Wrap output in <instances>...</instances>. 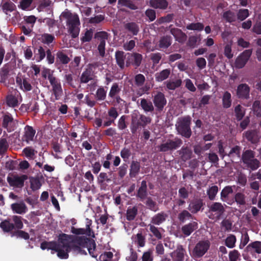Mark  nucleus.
Instances as JSON below:
<instances>
[{
  "label": "nucleus",
  "instance_id": "27",
  "mask_svg": "<svg viewBox=\"0 0 261 261\" xmlns=\"http://www.w3.org/2000/svg\"><path fill=\"white\" fill-rule=\"evenodd\" d=\"M246 249L248 252L252 254H260L261 253V242L258 241L253 242L249 244Z\"/></svg>",
  "mask_w": 261,
  "mask_h": 261
},
{
  "label": "nucleus",
  "instance_id": "35",
  "mask_svg": "<svg viewBox=\"0 0 261 261\" xmlns=\"http://www.w3.org/2000/svg\"><path fill=\"white\" fill-rule=\"evenodd\" d=\"M171 73L170 69H165L162 70L160 72H157L155 74V80L157 82H162L165 80H166Z\"/></svg>",
  "mask_w": 261,
  "mask_h": 261
},
{
  "label": "nucleus",
  "instance_id": "19",
  "mask_svg": "<svg viewBox=\"0 0 261 261\" xmlns=\"http://www.w3.org/2000/svg\"><path fill=\"white\" fill-rule=\"evenodd\" d=\"M182 142L179 139H175L174 141H169L165 143L162 144L160 146L161 151H167L173 149H176L180 146Z\"/></svg>",
  "mask_w": 261,
  "mask_h": 261
},
{
  "label": "nucleus",
  "instance_id": "24",
  "mask_svg": "<svg viewBox=\"0 0 261 261\" xmlns=\"http://www.w3.org/2000/svg\"><path fill=\"white\" fill-rule=\"evenodd\" d=\"M11 207L14 213L18 214H23L28 211V207L23 201L13 203Z\"/></svg>",
  "mask_w": 261,
  "mask_h": 261
},
{
  "label": "nucleus",
  "instance_id": "41",
  "mask_svg": "<svg viewBox=\"0 0 261 261\" xmlns=\"http://www.w3.org/2000/svg\"><path fill=\"white\" fill-rule=\"evenodd\" d=\"M167 217V214L164 213H159L152 217L151 222L155 225H160L165 221Z\"/></svg>",
  "mask_w": 261,
  "mask_h": 261
},
{
  "label": "nucleus",
  "instance_id": "43",
  "mask_svg": "<svg viewBox=\"0 0 261 261\" xmlns=\"http://www.w3.org/2000/svg\"><path fill=\"white\" fill-rule=\"evenodd\" d=\"M39 39L44 44L49 45L55 41V37L53 35L44 33L41 35V38Z\"/></svg>",
  "mask_w": 261,
  "mask_h": 261
},
{
  "label": "nucleus",
  "instance_id": "61",
  "mask_svg": "<svg viewBox=\"0 0 261 261\" xmlns=\"http://www.w3.org/2000/svg\"><path fill=\"white\" fill-rule=\"evenodd\" d=\"M1 227L5 231H10L14 228V225L8 221H5L1 223Z\"/></svg>",
  "mask_w": 261,
  "mask_h": 261
},
{
  "label": "nucleus",
  "instance_id": "32",
  "mask_svg": "<svg viewBox=\"0 0 261 261\" xmlns=\"http://www.w3.org/2000/svg\"><path fill=\"white\" fill-rule=\"evenodd\" d=\"M150 5L155 9H166L168 3L166 0H150Z\"/></svg>",
  "mask_w": 261,
  "mask_h": 261
},
{
  "label": "nucleus",
  "instance_id": "15",
  "mask_svg": "<svg viewBox=\"0 0 261 261\" xmlns=\"http://www.w3.org/2000/svg\"><path fill=\"white\" fill-rule=\"evenodd\" d=\"M27 178V176L24 175L21 176L11 175L7 177V181L11 186L21 188L23 187L24 181Z\"/></svg>",
  "mask_w": 261,
  "mask_h": 261
},
{
  "label": "nucleus",
  "instance_id": "23",
  "mask_svg": "<svg viewBox=\"0 0 261 261\" xmlns=\"http://www.w3.org/2000/svg\"><path fill=\"white\" fill-rule=\"evenodd\" d=\"M172 38L170 35H165L161 37L158 46L161 50H164L168 48L172 44Z\"/></svg>",
  "mask_w": 261,
  "mask_h": 261
},
{
  "label": "nucleus",
  "instance_id": "13",
  "mask_svg": "<svg viewBox=\"0 0 261 261\" xmlns=\"http://www.w3.org/2000/svg\"><path fill=\"white\" fill-rule=\"evenodd\" d=\"M252 53V50L251 49L245 50L242 53L236 60V67L239 69L243 68L251 56Z\"/></svg>",
  "mask_w": 261,
  "mask_h": 261
},
{
  "label": "nucleus",
  "instance_id": "53",
  "mask_svg": "<svg viewBox=\"0 0 261 261\" xmlns=\"http://www.w3.org/2000/svg\"><path fill=\"white\" fill-rule=\"evenodd\" d=\"M138 254L133 248L132 246L129 247V253L126 257V261H137Z\"/></svg>",
  "mask_w": 261,
  "mask_h": 261
},
{
  "label": "nucleus",
  "instance_id": "52",
  "mask_svg": "<svg viewBox=\"0 0 261 261\" xmlns=\"http://www.w3.org/2000/svg\"><path fill=\"white\" fill-rule=\"evenodd\" d=\"M134 79L135 85L139 87L143 86L145 81V76L141 73L136 74Z\"/></svg>",
  "mask_w": 261,
  "mask_h": 261
},
{
  "label": "nucleus",
  "instance_id": "45",
  "mask_svg": "<svg viewBox=\"0 0 261 261\" xmlns=\"http://www.w3.org/2000/svg\"><path fill=\"white\" fill-rule=\"evenodd\" d=\"M137 212L138 210L136 206H129L126 211V219L128 220H134L137 214Z\"/></svg>",
  "mask_w": 261,
  "mask_h": 261
},
{
  "label": "nucleus",
  "instance_id": "49",
  "mask_svg": "<svg viewBox=\"0 0 261 261\" xmlns=\"http://www.w3.org/2000/svg\"><path fill=\"white\" fill-rule=\"evenodd\" d=\"M140 167V166L138 162H133L130 166V176L131 177H135L139 172Z\"/></svg>",
  "mask_w": 261,
  "mask_h": 261
},
{
  "label": "nucleus",
  "instance_id": "57",
  "mask_svg": "<svg viewBox=\"0 0 261 261\" xmlns=\"http://www.w3.org/2000/svg\"><path fill=\"white\" fill-rule=\"evenodd\" d=\"M181 84V80H177L174 82H168L166 87L169 90H174L176 88L180 87Z\"/></svg>",
  "mask_w": 261,
  "mask_h": 261
},
{
  "label": "nucleus",
  "instance_id": "54",
  "mask_svg": "<svg viewBox=\"0 0 261 261\" xmlns=\"http://www.w3.org/2000/svg\"><path fill=\"white\" fill-rule=\"evenodd\" d=\"M253 111L257 117H261V103L259 100L254 101L252 105Z\"/></svg>",
  "mask_w": 261,
  "mask_h": 261
},
{
  "label": "nucleus",
  "instance_id": "2",
  "mask_svg": "<svg viewBox=\"0 0 261 261\" xmlns=\"http://www.w3.org/2000/svg\"><path fill=\"white\" fill-rule=\"evenodd\" d=\"M76 242L79 246L73 248L76 253L82 255L87 254L86 250H87L91 256L93 257L97 256L95 253L96 244L93 240L84 237H78L76 239Z\"/></svg>",
  "mask_w": 261,
  "mask_h": 261
},
{
  "label": "nucleus",
  "instance_id": "26",
  "mask_svg": "<svg viewBox=\"0 0 261 261\" xmlns=\"http://www.w3.org/2000/svg\"><path fill=\"white\" fill-rule=\"evenodd\" d=\"M93 71L92 68H86L82 73L80 77V82L81 83H87L89 81L93 80Z\"/></svg>",
  "mask_w": 261,
  "mask_h": 261
},
{
  "label": "nucleus",
  "instance_id": "1",
  "mask_svg": "<svg viewBox=\"0 0 261 261\" xmlns=\"http://www.w3.org/2000/svg\"><path fill=\"white\" fill-rule=\"evenodd\" d=\"M42 250L50 249L57 252V255L60 258H67L68 252L70 250V240L68 236L63 234L60 236L58 242H43L41 244Z\"/></svg>",
  "mask_w": 261,
  "mask_h": 261
},
{
  "label": "nucleus",
  "instance_id": "30",
  "mask_svg": "<svg viewBox=\"0 0 261 261\" xmlns=\"http://www.w3.org/2000/svg\"><path fill=\"white\" fill-rule=\"evenodd\" d=\"M233 192V189L231 186L225 187L221 192V199L223 201L227 202L229 204H231V201L228 200V196Z\"/></svg>",
  "mask_w": 261,
  "mask_h": 261
},
{
  "label": "nucleus",
  "instance_id": "47",
  "mask_svg": "<svg viewBox=\"0 0 261 261\" xmlns=\"http://www.w3.org/2000/svg\"><path fill=\"white\" fill-rule=\"evenodd\" d=\"M9 73V69L8 66L6 65H4L1 70L0 76H1V83H4L6 82L8 78V76Z\"/></svg>",
  "mask_w": 261,
  "mask_h": 261
},
{
  "label": "nucleus",
  "instance_id": "17",
  "mask_svg": "<svg viewBox=\"0 0 261 261\" xmlns=\"http://www.w3.org/2000/svg\"><path fill=\"white\" fill-rule=\"evenodd\" d=\"M250 88L247 84H241L237 89V96L240 99H248L250 97Z\"/></svg>",
  "mask_w": 261,
  "mask_h": 261
},
{
  "label": "nucleus",
  "instance_id": "10",
  "mask_svg": "<svg viewBox=\"0 0 261 261\" xmlns=\"http://www.w3.org/2000/svg\"><path fill=\"white\" fill-rule=\"evenodd\" d=\"M92 223L91 220L86 218L85 221L86 228H76L72 227L71 231L75 234H86L90 237L94 238V233L90 228Z\"/></svg>",
  "mask_w": 261,
  "mask_h": 261
},
{
  "label": "nucleus",
  "instance_id": "6",
  "mask_svg": "<svg viewBox=\"0 0 261 261\" xmlns=\"http://www.w3.org/2000/svg\"><path fill=\"white\" fill-rule=\"evenodd\" d=\"M126 56V67L132 65L137 69L141 65L143 59L141 54L138 53H127Z\"/></svg>",
  "mask_w": 261,
  "mask_h": 261
},
{
  "label": "nucleus",
  "instance_id": "22",
  "mask_svg": "<svg viewBox=\"0 0 261 261\" xmlns=\"http://www.w3.org/2000/svg\"><path fill=\"white\" fill-rule=\"evenodd\" d=\"M170 33L179 43H183L187 39V35L179 29L172 28L170 30Z\"/></svg>",
  "mask_w": 261,
  "mask_h": 261
},
{
  "label": "nucleus",
  "instance_id": "8",
  "mask_svg": "<svg viewBox=\"0 0 261 261\" xmlns=\"http://www.w3.org/2000/svg\"><path fill=\"white\" fill-rule=\"evenodd\" d=\"M224 211V207L221 203L215 202L210 206L208 216L210 219L218 220Z\"/></svg>",
  "mask_w": 261,
  "mask_h": 261
},
{
  "label": "nucleus",
  "instance_id": "62",
  "mask_svg": "<svg viewBox=\"0 0 261 261\" xmlns=\"http://www.w3.org/2000/svg\"><path fill=\"white\" fill-rule=\"evenodd\" d=\"M218 191V188L216 186H214L211 187L207 191V194L209 198L211 200H213L215 198V196L217 194Z\"/></svg>",
  "mask_w": 261,
  "mask_h": 261
},
{
  "label": "nucleus",
  "instance_id": "25",
  "mask_svg": "<svg viewBox=\"0 0 261 261\" xmlns=\"http://www.w3.org/2000/svg\"><path fill=\"white\" fill-rule=\"evenodd\" d=\"M15 5L10 0H2L0 8L4 13L7 14L8 12H11L15 9Z\"/></svg>",
  "mask_w": 261,
  "mask_h": 261
},
{
  "label": "nucleus",
  "instance_id": "4",
  "mask_svg": "<svg viewBox=\"0 0 261 261\" xmlns=\"http://www.w3.org/2000/svg\"><path fill=\"white\" fill-rule=\"evenodd\" d=\"M108 33L105 31L97 32L94 34V38L99 42L97 50L99 56L102 58H103L106 55V41L108 39Z\"/></svg>",
  "mask_w": 261,
  "mask_h": 261
},
{
  "label": "nucleus",
  "instance_id": "37",
  "mask_svg": "<svg viewBox=\"0 0 261 261\" xmlns=\"http://www.w3.org/2000/svg\"><path fill=\"white\" fill-rule=\"evenodd\" d=\"M228 155L232 162H237L240 159V148L238 146L233 147L229 151Z\"/></svg>",
  "mask_w": 261,
  "mask_h": 261
},
{
  "label": "nucleus",
  "instance_id": "46",
  "mask_svg": "<svg viewBox=\"0 0 261 261\" xmlns=\"http://www.w3.org/2000/svg\"><path fill=\"white\" fill-rule=\"evenodd\" d=\"M6 102L8 106L12 108H15L18 105V100L17 97L12 94L7 96Z\"/></svg>",
  "mask_w": 261,
  "mask_h": 261
},
{
  "label": "nucleus",
  "instance_id": "12",
  "mask_svg": "<svg viewBox=\"0 0 261 261\" xmlns=\"http://www.w3.org/2000/svg\"><path fill=\"white\" fill-rule=\"evenodd\" d=\"M19 124L23 125L21 122L14 120L11 115L6 114L4 115L2 125L7 130H14L17 128L16 125L18 126Z\"/></svg>",
  "mask_w": 261,
  "mask_h": 261
},
{
  "label": "nucleus",
  "instance_id": "40",
  "mask_svg": "<svg viewBox=\"0 0 261 261\" xmlns=\"http://www.w3.org/2000/svg\"><path fill=\"white\" fill-rule=\"evenodd\" d=\"M57 62H59L62 64H67L70 61V58L63 51H59L56 54Z\"/></svg>",
  "mask_w": 261,
  "mask_h": 261
},
{
  "label": "nucleus",
  "instance_id": "21",
  "mask_svg": "<svg viewBox=\"0 0 261 261\" xmlns=\"http://www.w3.org/2000/svg\"><path fill=\"white\" fill-rule=\"evenodd\" d=\"M126 54L123 51L117 50L115 54V58L117 65L120 69H124L126 66L125 64V60H126Z\"/></svg>",
  "mask_w": 261,
  "mask_h": 261
},
{
  "label": "nucleus",
  "instance_id": "36",
  "mask_svg": "<svg viewBox=\"0 0 261 261\" xmlns=\"http://www.w3.org/2000/svg\"><path fill=\"white\" fill-rule=\"evenodd\" d=\"M222 106L224 109L229 108L232 103L231 94L228 91H225L223 93L222 98Z\"/></svg>",
  "mask_w": 261,
  "mask_h": 261
},
{
  "label": "nucleus",
  "instance_id": "20",
  "mask_svg": "<svg viewBox=\"0 0 261 261\" xmlns=\"http://www.w3.org/2000/svg\"><path fill=\"white\" fill-rule=\"evenodd\" d=\"M125 30L133 36H137L140 32V25L138 22L130 21L124 24Z\"/></svg>",
  "mask_w": 261,
  "mask_h": 261
},
{
  "label": "nucleus",
  "instance_id": "31",
  "mask_svg": "<svg viewBox=\"0 0 261 261\" xmlns=\"http://www.w3.org/2000/svg\"><path fill=\"white\" fill-rule=\"evenodd\" d=\"M140 106L144 112L147 113H152L154 111V107L151 101L145 98L141 99Z\"/></svg>",
  "mask_w": 261,
  "mask_h": 261
},
{
  "label": "nucleus",
  "instance_id": "28",
  "mask_svg": "<svg viewBox=\"0 0 261 261\" xmlns=\"http://www.w3.org/2000/svg\"><path fill=\"white\" fill-rule=\"evenodd\" d=\"M197 227V223L196 222H192L182 226L181 230L185 236H189Z\"/></svg>",
  "mask_w": 261,
  "mask_h": 261
},
{
  "label": "nucleus",
  "instance_id": "29",
  "mask_svg": "<svg viewBox=\"0 0 261 261\" xmlns=\"http://www.w3.org/2000/svg\"><path fill=\"white\" fill-rule=\"evenodd\" d=\"M185 251L181 246H178L177 249L174 251L171 256L175 261H182L184 259Z\"/></svg>",
  "mask_w": 261,
  "mask_h": 261
},
{
  "label": "nucleus",
  "instance_id": "56",
  "mask_svg": "<svg viewBox=\"0 0 261 261\" xmlns=\"http://www.w3.org/2000/svg\"><path fill=\"white\" fill-rule=\"evenodd\" d=\"M256 132H246V136L247 139L253 143L257 142L258 138Z\"/></svg>",
  "mask_w": 261,
  "mask_h": 261
},
{
  "label": "nucleus",
  "instance_id": "64",
  "mask_svg": "<svg viewBox=\"0 0 261 261\" xmlns=\"http://www.w3.org/2000/svg\"><path fill=\"white\" fill-rule=\"evenodd\" d=\"M252 31L257 35H261V21L257 20L255 22L253 25Z\"/></svg>",
  "mask_w": 261,
  "mask_h": 261
},
{
  "label": "nucleus",
  "instance_id": "48",
  "mask_svg": "<svg viewBox=\"0 0 261 261\" xmlns=\"http://www.w3.org/2000/svg\"><path fill=\"white\" fill-rule=\"evenodd\" d=\"M234 113L238 121L241 120L245 115L244 109L240 105H237L234 108Z\"/></svg>",
  "mask_w": 261,
  "mask_h": 261
},
{
  "label": "nucleus",
  "instance_id": "18",
  "mask_svg": "<svg viewBox=\"0 0 261 261\" xmlns=\"http://www.w3.org/2000/svg\"><path fill=\"white\" fill-rule=\"evenodd\" d=\"M47 47L45 46L39 45L34 48V57L33 60H35L37 62L42 61L46 57V53Z\"/></svg>",
  "mask_w": 261,
  "mask_h": 261
},
{
  "label": "nucleus",
  "instance_id": "55",
  "mask_svg": "<svg viewBox=\"0 0 261 261\" xmlns=\"http://www.w3.org/2000/svg\"><path fill=\"white\" fill-rule=\"evenodd\" d=\"M249 15V10L246 9H240L237 13V18L240 21L244 20Z\"/></svg>",
  "mask_w": 261,
  "mask_h": 261
},
{
  "label": "nucleus",
  "instance_id": "3",
  "mask_svg": "<svg viewBox=\"0 0 261 261\" xmlns=\"http://www.w3.org/2000/svg\"><path fill=\"white\" fill-rule=\"evenodd\" d=\"M62 16L67 19L66 23L68 27V32L72 38H76L80 33V21L77 14H73L69 11H64L62 14Z\"/></svg>",
  "mask_w": 261,
  "mask_h": 261
},
{
  "label": "nucleus",
  "instance_id": "59",
  "mask_svg": "<svg viewBox=\"0 0 261 261\" xmlns=\"http://www.w3.org/2000/svg\"><path fill=\"white\" fill-rule=\"evenodd\" d=\"M236 242V238L234 236L230 235L228 236L225 240L226 245L230 248H232L234 247Z\"/></svg>",
  "mask_w": 261,
  "mask_h": 261
},
{
  "label": "nucleus",
  "instance_id": "34",
  "mask_svg": "<svg viewBox=\"0 0 261 261\" xmlns=\"http://www.w3.org/2000/svg\"><path fill=\"white\" fill-rule=\"evenodd\" d=\"M121 87L117 83H114L111 86L108 94V98L112 99L114 97L119 95L121 92Z\"/></svg>",
  "mask_w": 261,
  "mask_h": 261
},
{
  "label": "nucleus",
  "instance_id": "9",
  "mask_svg": "<svg viewBox=\"0 0 261 261\" xmlns=\"http://www.w3.org/2000/svg\"><path fill=\"white\" fill-rule=\"evenodd\" d=\"M52 86V91L55 96V99L53 101L59 100L63 94L61 84L59 80L54 75L48 80Z\"/></svg>",
  "mask_w": 261,
  "mask_h": 261
},
{
  "label": "nucleus",
  "instance_id": "39",
  "mask_svg": "<svg viewBox=\"0 0 261 261\" xmlns=\"http://www.w3.org/2000/svg\"><path fill=\"white\" fill-rule=\"evenodd\" d=\"M223 18L227 22L232 23L237 20V16L234 12L231 10H227L224 12L222 15Z\"/></svg>",
  "mask_w": 261,
  "mask_h": 261
},
{
  "label": "nucleus",
  "instance_id": "51",
  "mask_svg": "<svg viewBox=\"0 0 261 261\" xmlns=\"http://www.w3.org/2000/svg\"><path fill=\"white\" fill-rule=\"evenodd\" d=\"M189 30L201 31L204 29V25L200 22L191 23L186 27Z\"/></svg>",
  "mask_w": 261,
  "mask_h": 261
},
{
  "label": "nucleus",
  "instance_id": "50",
  "mask_svg": "<svg viewBox=\"0 0 261 261\" xmlns=\"http://www.w3.org/2000/svg\"><path fill=\"white\" fill-rule=\"evenodd\" d=\"M146 182L145 180H143L141 182V186L139 188L138 192V196L140 198L144 199L146 196Z\"/></svg>",
  "mask_w": 261,
  "mask_h": 261
},
{
  "label": "nucleus",
  "instance_id": "5",
  "mask_svg": "<svg viewBox=\"0 0 261 261\" xmlns=\"http://www.w3.org/2000/svg\"><path fill=\"white\" fill-rule=\"evenodd\" d=\"M243 162L247 164L252 170H254L259 166V162L254 159V154L251 150H246L242 155Z\"/></svg>",
  "mask_w": 261,
  "mask_h": 261
},
{
  "label": "nucleus",
  "instance_id": "38",
  "mask_svg": "<svg viewBox=\"0 0 261 261\" xmlns=\"http://www.w3.org/2000/svg\"><path fill=\"white\" fill-rule=\"evenodd\" d=\"M94 30L93 29H86L84 33L82 34L81 41L82 43L90 42L93 36Z\"/></svg>",
  "mask_w": 261,
  "mask_h": 261
},
{
  "label": "nucleus",
  "instance_id": "16",
  "mask_svg": "<svg viewBox=\"0 0 261 261\" xmlns=\"http://www.w3.org/2000/svg\"><path fill=\"white\" fill-rule=\"evenodd\" d=\"M191 120L192 118L189 116L179 118L176 124L177 130H191Z\"/></svg>",
  "mask_w": 261,
  "mask_h": 261
},
{
  "label": "nucleus",
  "instance_id": "44",
  "mask_svg": "<svg viewBox=\"0 0 261 261\" xmlns=\"http://www.w3.org/2000/svg\"><path fill=\"white\" fill-rule=\"evenodd\" d=\"M133 242L138 245L139 247H144L145 245V238L141 233H137L132 237Z\"/></svg>",
  "mask_w": 261,
  "mask_h": 261
},
{
  "label": "nucleus",
  "instance_id": "63",
  "mask_svg": "<svg viewBox=\"0 0 261 261\" xmlns=\"http://www.w3.org/2000/svg\"><path fill=\"white\" fill-rule=\"evenodd\" d=\"M110 103L114 107L117 105H122L125 103V101L122 99L119 95L116 96L110 100Z\"/></svg>",
  "mask_w": 261,
  "mask_h": 261
},
{
  "label": "nucleus",
  "instance_id": "14",
  "mask_svg": "<svg viewBox=\"0 0 261 261\" xmlns=\"http://www.w3.org/2000/svg\"><path fill=\"white\" fill-rule=\"evenodd\" d=\"M153 102L157 111L161 112L167 103L165 95L161 92H157L153 96Z\"/></svg>",
  "mask_w": 261,
  "mask_h": 261
},
{
  "label": "nucleus",
  "instance_id": "42",
  "mask_svg": "<svg viewBox=\"0 0 261 261\" xmlns=\"http://www.w3.org/2000/svg\"><path fill=\"white\" fill-rule=\"evenodd\" d=\"M107 96V91L105 89L104 87H99L95 94V98L97 101H102L105 100Z\"/></svg>",
  "mask_w": 261,
  "mask_h": 261
},
{
  "label": "nucleus",
  "instance_id": "7",
  "mask_svg": "<svg viewBox=\"0 0 261 261\" xmlns=\"http://www.w3.org/2000/svg\"><path fill=\"white\" fill-rule=\"evenodd\" d=\"M210 247V242L209 241H200L195 245L193 251V254L195 257H201L207 251Z\"/></svg>",
  "mask_w": 261,
  "mask_h": 261
},
{
  "label": "nucleus",
  "instance_id": "58",
  "mask_svg": "<svg viewBox=\"0 0 261 261\" xmlns=\"http://www.w3.org/2000/svg\"><path fill=\"white\" fill-rule=\"evenodd\" d=\"M150 59L153 64L156 65L162 59V54L160 53H152L150 55Z\"/></svg>",
  "mask_w": 261,
  "mask_h": 261
},
{
  "label": "nucleus",
  "instance_id": "60",
  "mask_svg": "<svg viewBox=\"0 0 261 261\" xmlns=\"http://www.w3.org/2000/svg\"><path fill=\"white\" fill-rule=\"evenodd\" d=\"M31 188L33 191L37 190L40 188L41 184L37 178H32L30 179Z\"/></svg>",
  "mask_w": 261,
  "mask_h": 261
},
{
  "label": "nucleus",
  "instance_id": "33",
  "mask_svg": "<svg viewBox=\"0 0 261 261\" xmlns=\"http://www.w3.org/2000/svg\"><path fill=\"white\" fill-rule=\"evenodd\" d=\"M202 206V201L200 199H196L190 203L188 209L191 213H196L200 211Z\"/></svg>",
  "mask_w": 261,
  "mask_h": 261
},
{
  "label": "nucleus",
  "instance_id": "11",
  "mask_svg": "<svg viewBox=\"0 0 261 261\" xmlns=\"http://www.w3.org/2000/svg\"><path fill=\"white\" fill-rule=\"evenodd\" d=\"M151 118L145 115H141L138 119L136 116H132V125L133 127L132 130H136L137 129L144 127L151 122Z\"/></svg>",
  "mask_w": 261,
  "mask_h": 261
}]
</instances>
